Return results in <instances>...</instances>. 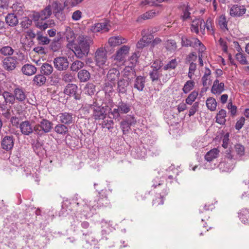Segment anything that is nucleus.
Returning <instances> with one entry per match:
<instances>
[{
    "label": "nucleus",
    "instance_id": "nucleus-43",
    "mask_svg": "<svg viewBox=\"0 0 249 249\" xmlns=\"http://www.w3.org/2000/svg\"><path fill=\"white\" fill-rule=\"evenodd\" d=\"M224 90V84L221 82L219 85L212 86L211 92L214 94L220 95Z\"/></svg>",
    "mask_w": 249,
    "mask_h": 249
},
{
    "label": "nucleus",
    "instance_id": "nucleus-5",
    "mask_svg": "<svg viewBox=\"0 0 249 249\" xmlns=\"http://www.w3.org/2000/svg\"><path fill=\"white\" fill-rule=\"evenodd\" d=\"M181 45L182 47H192L193 48L199 47V53L203 52L206 48L204 45L200 42V41L196 37L188 38L185 36L181 37Z\"/></svg>",
    "mask_w": 249,
    "mask_h": 249
},
{
    "label": "nucleus",
    "instance_id": "nucleus-11",
    "mask_svg": "<svg viewBox=\"0 0 249 249\" xmlns=\"http://www.w3.org/2000/svg\"><path fill=\"white\" fill-rule=\"evenodd\" d=\"M16 56L5 57L2 61V67L6 71H12L15 69L18 62Z\"/></svg>",
    "mask_w": 249,
    "mask_h": 249
},
{
    "label": "nucleus",
    "instance_id": "nucleus-56",
    "mask_svg": "<svg viewBox=\"0 0 249 249\" xmlns=\"http://www.w3.org/2000/svg\"><path fill=\"white\" fill-rule=\"evenodd\" d=\"M192 146L195 149L202 148L205 146L204 142L200 139L194 141L192 143Z\"/></svg>",
    "mask_w": 249,
    "mask_h": 249
},
{
    "label": "nucleus",
    "instance_id": "nucleus-48",
    "mask_svg": "<svg viewBox=\"0 0 249 249\" xmlns=\"http://www.w3.org/2000/svg\"><path fill=\"white\" fill-rule=\"evenodd\" d=\"M154 191L156 192V193L160 195V199L162 198L164 196H166L168 194V189L163 183L161 188H159V189H155Z\"/></svg>",
    "mask_w": 249,
    "mask_h": 249
},
{
    "label": "nucleus",
    "instance_id": "nucleus-33",
    "mask_svg": "<svg viewBox=\"0 0 249 249\" xmlns=\"http://www.w3.org/2000/svg\"><path fill=\"white\" fill-rule=\"evenodd\" d=\"M156 14L155 11H149L140 16L137 19V21L142 22L144 20L150 19L153 18Z\"/></svg>",
    "mask_w": 249,
    "mask_h": 249
},
{
    "label": "nucleus",
    "instance_id": "nucleus-27",
    "mask_svg": "<svg viewBox=\"0 0 249 249\" xmlns=\"http://www.w3.org/2000/svg\"><path fill=\"white\" fill-rule=\"evenodd\" d=\"M219 151L217 148H213L208 152L205 156V159L210 162L217 158Z\"/></svg>",
    "mask_w": 249,
    "mask_h": 249
},
{
    "label": "nucleus",
    "instance_id": "nucleus-31",
    "mask_svg": "<svg viewBox=\"0 0 249 249\" xmlns=\"http://www.w3.org/2000/svg\"><path fill=\"white\" fill-rule=\"evenodd\" d=\"M117 107L121 114H126L131 110V106L125 102H119Z\"/></svg>",
    "mask_w": 249,
    "mask_h": 249
},
{
    "label": "nucleus",
    "instance_id": "nucleus-57",
    "mask_svg": "<svg viewBox=\"0 0 249 249\" xmlns=\"http://www.w3.org/2000/svg\"><path fill=\"white\" fill-rule=\"evenodd\" d=\"M85 91L89 95H93L94 93L95 87L92 84H87L85 88Z\"/></svg>",
    "mask_w": 249,
    "mask_h": 249
},
{
    "label": "nucleus",
    "instance_id": "nucleus-34",
    "mask_svg": "<svg viewBox=\"0 0 249 249\" xmlns=\"http://www.w3.org/2000/svg\"><path fill=\"white\" fill-rule=\"evenodd\" d=\"M218 24L220 28L224 32L228 30L226 18L225 15H222L219 16L218 19Z\"/></svg>",
    "mask_w": 249,
    "mask_h": 249
},
{
    "label": "nucleus",
    "instance_id": "nucleus-22",
    "mask_svg": "<svg viewBox=\"0 0 249 249\" xmlns=\"http://www.w3.org/2000/svg\"><path fill=\"white\" fill-rule=\"evenodd\" d=\"M129 85L127 80L124 79H121L118 81L117 91L118 93L121 94H126L127 92V87Z\"/></svg>",
    "mask_w": 249,
    "mask_h": 249
},
{
    "label": "nucleus",
    "instance_id": "nucleus-29",
    "mask_svg": "<svg viewBox=\"0 0 249 249\" xmlns=\"http://www.w3.org/2000/svg\"><path fill=\"white\" fill-rule=\"evenodd\" d=\"M53 66L47 63L42 64L40 68V71L41 73L44 75H50L53 71Z\"/></svg>",
    "mask_w": 249,
    "mask_h": 249
},
{
    "label": "nucleus",
    "instance_id": "nucleus-35",
    "mask_svg": "<svg viewBox=\"0 0 249 249\" xmlns=\"http://www.w3.org/2000/svg\"><path fill=\"white\" fill-rule=\"evenodd\" d=\"M2 95L6 104L12 105L14 104L15 101L14 93L12 94L8 91H4L2 92Z\"/></svg>",
    "mask_w": 249,
    "mask_h": 249
},
{
    "label": "nucleus",
    "instance_id": "nucleus-4",
    "mask_svg": "<svg viewBox=\"0 0 249 249\" xmlns=\"http://www.w3.org/2000/svg\"><path fill=\"white\" fill-rule=\"evenodd\" d=\"M50 4L52 9V14L59 21L62 22L66 19V14L64 9L66 6L58 0H54Z\"/></svg>",
    "mask_w": 249,
    "mask_h": 249
},
{
    "label": "nucleus",
    "instance_id": "nucleus-45",
    "mask_svg": "<svg viewBox=\"0 0 249 249\" xmlns=\"http://www.w3.org/2000/svg\"><path fill=\"white\" fill-rule=\"evenodd\" d=\"M60 37H55L52 41L50 47L53 52L58 51L61 48Z\"/></svg>",
    "mask_w": 249,
    "mask_h": 249
},
{
    "label": "nucleus",
    "instance_id": "nucleus-64",
    "mask_svg": "<svg viewBox=\"0 0 249 249\" xmlns=\"http://www.w3.org/2000/svg\"><path fill=\"white\" fill-rule=\"evenodd\" d=\"M115 84V83L109 82V81L107 80L105 84V90L109 92L113 90Z\"/></svg>",
    "mask_w": 249,
    "mask_h": 249
},
{
    "label": "nucleus",
    "instance_id": "nucleus-8",
    "mask_svg": "<svg viewBox=\"0 0 249 249\" xmlns=\"http://www.w3.org/2000/svg\"><path fill=\"white\" fill-rule=\"evenodd\" d=\"M53 64L54 68L58 71H64L69 68V61L67 57L58 56L54 58Z\"/></svg>",
    "mask_w": 249,
    "mask_h": 249
},
{
    "label": "nucleus",
    "instance_id": "nucleus-60",
    "mask_svg": "<svg viewBox=\"0 0 249 249\" xmlns=\"http://www.w3.org/2000/svg\"><path fill=\"white\" fill-rule=\"evenodd\" d=\"M130 125L125 121H123L120 123V127L123 131V134H125L130 129Z\"/></svg>",
    "mask_w": 249,
    "mask_h": 249
},
{
    "label": "nucleus",
    "instance_id": "nucleus-51",
    "mask_svg": "<svg viewBox=\"0 0 249 249\" xmlns=\"http://www.w3.org/2000/svg\"><path fill=\"white\" fill-rule=\"evenodd\" d=\"M165 47L167 50L170 51H175L177 48L176 42L174 40H168L166 42Z\"/></svg>",
    "mask_w": 249,
    "mask_h": 249
},
{
    "label": "nucleus",
    "instance_id": "nucleus-38",
    "mask_svg": "<svg viewBox=\"0 0 249 249\" xmlns=\"http://www.w3.org/2000/svg\"><path fill=\"white\" fill-rule=\"evenodd\" d=\"M239 217L243 223L249 224V210L248 209L242 210L239 213Z\"/></svg>",
    "mask_w": 249,
    "mask_h": 249
},
{
    "label": "nucleus",
    "instance_id": "nucleus-12",
    "mask_svg": "<svg viewBox=\"0 0 249 249\" xmlns=\"http://www.w3.org/2000/svg\"><path fill=\"white\" fill-rule=\"evenodd\" d=\"M73 200L77 206L79 207V210L84 212H88L89 210L91 211L90 205L88 204L87 201L82 198L78 194H76L73 198Z\"/></svg>",
    "mask_w": 249,
    "mask_h": 249
},
{
    "label": "nucleus",
    "instance_id": "nucleus-20",
    "mask_svg": "<svg viewBox=\"0 0 249 249\" xmlns=\"http://www.w3.org/2000/svg\"><path fill=\"white\" fill-rule=\"evenodd\" d=\"M145 78L142 76H138L134 81L133 87L139 91L143 90L145 86Z\"/></svg>",
    "mask_w": 249,
    "mask_h": 249
},
{
    "label": "nucleus",
    "instance_id": "nucleus-42",
    "mask_svg": "<svg viewBox=\"0 0 249 249\" xmlns=\"http://www.w3.org/2000/svg\"><path fill=\"white\" fill-rule=\"evenodd\" d=\"M202 22H204L203 19H196L194 20L191 25V31L196 34H198L199 33V26L201 28Z\"/></svg>",
    "mask_w": 249,
    "mask_h": 249
},
{
    "label": "nucleus",
    "instance_id": "nucleus-63",
    "mask_svg": "<svg viewBox=\"0 0 249 249\" xmlns=\"http://www.w3.org/2000/svg\"><path fill=\"white\" fill-rule=\"evenodd\" d=\"M32 20L29 18L25 17L21 22L22 27L25 29L28 28L32 24Z\"/></svg>",
    "mask_w": 249,
    "mask_h": 249
},
{
    "label": "nucleus",
    "instance_id": "nucleus-58",
    "mask_svg": "<svg viewBox=\"0 0 249 249\" xmlns=\"http://www.w3.org/2000/svg\"><path fill=\"white\" fill-rule=\"evenodd\" d=\"M202 24H204V27H206L208 31L211 32L212 31L213 33V20L211 18H209L207 20L206 22H205L204 21V22H202Z\"/></svg>",
    "mask_w": 249,
    "mask_h": 249
},
{
    "label": "nucleus",
    "instance_id": "nucleus-7",
    "mask_svg": "<svg viewBox=\"0 0 249 249\" xmlns=\"http://www.w3.org/2000/svg\"><path fill=\"white\" fill-rule=\"evenodd\" d=\"M96 65L100 68L107 66V51L103 48H98L95 53Z\"/></svg>",
    "mask_w": 249,
    "mask_h": 249
},
{
    "label": "nucleus",
    "instance_id": "nucleus-13",
    "mask_svg": "<svg viewBox=\"0 0 249 249\" xmlns=\"http://www.w3.org/2000/svg\"><path fill=\"white\" fill-rule=\"evenodd\" d=\"M247 9L244 5L234 4L231 5L230 15L232 17H241L246 12Z\"/></svg>",
    "mask_w": 249,
    "mask_h": 249
},
{
    "label": "nucleus",
    "instance_id": "nucleus-59",
    "mask_svg": "<svg viewBox=\"0 0 249 249\" xmlns=\"http://www.w3.org/2000/svg\"><path fill=\"white\" fill-rule=\"evenodd\" d=\"M150 40H148V38L143 36L142 38L137 43V47L138 48L142 49L149 42Z\"/></svg>",
    "mask_w": 249,
    "mask_h": 249
},
{
    "label": "nucleus",
    "instance_id": "nucleus-37",
    "mask_svg": "<svg viewBox=\"0 0 249 249\" xmlns=\"http://www.w3.org/2000/svg\"><path fill=\"white\" fill-rule=\"evenodd\" d=\"M54 130L57 134L62 135H65L68 132V127L61 123L57 124L54 127Z\"/></svg>",
    "mask_w": 249,
    "mask_h": 249
},
{
    "label": "nucleus",
    "instance_id": "nucleus-36",
    "mask_svg": "<svg viewBox=\"0 0 249 249\" xmlns=\"http://www.w3.org/2000/svg\"><path fill=\"white\" fill-rule=\"evenodd\" d=\"M46 81V78L42 74L36 75L33 79L34 84L38 86H42L45 83Z\"/></svg>",
    "mask_w": 249,
    "mask_h": 249
},
{
    "label": "nucleus",
    "instance_id": "nucleus-47",
    "mask_svg": "<svg viewBox=\"0 0 249 249\" xmlns=\"http://www.w3.org/2000/svg\"><path fill=\"white\" fill-rule=\"evenodd\" d=\"M195 86V82L192 80L187 81L184 84L182 90L184 93H188L194 88Z\"/></svg>",
    "mask_w": 249,
    "mask_h": 249
},
{
    "label": "nucleus",
    "instance_id": "nucleus-16",
    "mask_svg": "<svg viewBox=\"0 0 249 249\" xmlns=\"http://www.w3.org/2000/svg\"><path fill=\"white\" fill-rule=\"evenodd\" d=\"M78 87L73 84H68L64 90V93L66 95L73 97L76 100L80 99V95L77 93Z\"/></svg>",
    "mask_w": 249,
    "mask_h": 249
},
{
    "label": "nucleus",
    "instance_id": "nucleus-62",
    "mask_svg": "<svg viewBox=\"0 0 249 249\" xmlns=\"http://www.w3.org/2000/svg\"><path fill=\"white\" fill-rule=\"evenodd\" d=\"M199 107V103L198 102H195L190 109L188 115L191 116L194 115L195 113L198 110Z\"/></svg>",
    "mask_w": 249,
    "mask_h": 249
},
{
    "label": "nucleus",
    "instance_id": "nucleus-17",
    "mask_svg": "<svg viewBox=\"0 0 249 249\" xmlns=\"http://www.w3.org/2000/svg\"><path fill=\"white\" fill-rule=\"evenodd\" d=\"M14 137L5 136L1 140V147L6 151L11 150L14 146Z\"/></svg>",
    "mask_w": 249,
    "mask_h": 249
},
{
    "label": "nucleus",
    "instance_id": "nucleus-23",
    "mask_svg": "<svg viewBox=\"0 0 249 249\" xmlns=\"http://www.w3.org/2000/svg\"><path fill=\"white\" fill-rule=\"evenodd\" d=\"M36 68L34 65L30 64H25L21 68L22 73L27 76L34 75L36 73Z\"/></svg>",
    "mask_w": 249,
    "mask_h": 249
},
{
    "label": "nucleus",
    "instance_id": "nucleus-6",
    "mask_svg": "<svg viewBox=\"0 0 249 249\" xmlns=\"http://www.w3.org/2000/svg\"><path fill=\"white\" fill-rule=\"evenodd\" d=\"M90 109L92 111V115L95 120H104L106 114V107L100 106L97 103L94 102L90 105Z\"/></svg>",
    "mask_w": 249,
    "mask_h": 249
},
{
    "label": "nucleus",
    "instance_id": "nucleus-30",
    "mask_svg": "<svg viewBox=\"0 0 249 249\" xmlns=\"http://www.w3.org/2000/svg\"><path fill=\"white\" fill-rule=\"evenodd\" d=\"M226 111L221 109L217 114L216 116V122L220 124H224L226 122Z\"/></svg>",
    "mask_w": 249,
    "mask_h": 249
},
{
    "label": "nucleus",
    "instance_id": "nucleus-9",
    "mask_svg": "<svg viewBox=\"0 0 249 249\" xmlns=\"http://www.w3.org/2000/svg\"><path fill=\"white\" fill-rule=\"evenodd\" d=\"M99 197L95 199L94 202L96 204L91 206L92 209L96 210L97 208L100 209L105 207H108L110 206V202L106 194H99Z\"/></svg>",
    "mask_w": 249,
    "mask_h": 249
},
{
    "label": "nucleus",
    "instance_id": "nucleus-25",
    "mask_svg": "<svg viewBox=\"0 0 249 249\" xmlns=\"http://www.w3.org/2000/svg\"><path fill=\"white\" fill-rule=\"evenodd\" d=\"M5 22L9 26L14 27L18 23V20L15 14L9 13L5 17Z\"/></svg>",
    "mask_w": 249,
    "mask_h": 249
},
{
    "label": "nucleus",
    "instance_id": "nucleus-24",
    "mask_svg": "<svg viewBox=\"0 0 249 249\" xmlns=\"http://www.w3.org/2000/svg\"><path fill=\"white\" fill-rule=\"evenodd\" d=\"M120 71L116 69H111L109 70L107 76V81L116 83L120 75Z\"/></svg>",
    "mask_w": 249,
    "mask_h": 249
},
{
    "label": "nucleus",
    "instance_id": "nucleus-32",
    "mask_svg": "<svg viewBox=\"0 0 249 249\" xmlns=\"http://www.w3.org/2000/svg\"><path fill=\"white\" fill-rule=\"evenodd\" d=\"M182 13L181 15V18L183 20H185L190 18V12L191 8L188 5H183L181 7Z\"/></svg>",
    "mask_w": 249,
    "mask_h": 249
},
{
    "label": "nucleus",
    "instance_id": "nucleus-44",
    "mask_svg": "<svg viewBox=\"0 0 249 249\" xmlns=\"http://www.w3.org/2000/svg\"><path fill=\"white\" fill-rule=\"evenodd\" d=\"M206 104L207 108L211 111H213L216 109L217 102L214 98H208L206 101Z\"/></svg>",
    "mask_w": 249,
    "mask_h": 249
},
{
    "label": "nucleus",
    "instance_id": "nucleus-41",
    "mask_svg": "<svg viewBox=\"0 0 249 249\" xmlns=\"http://www.w3.org/2000/svg\"><path fill=\"white\" fill-rule=\"evenodd\" d=\"M14 52V50L9 46H5L0 48V53L5 56H11Z\"/></svg>",
    "mask_w": 249,
    "mask_h": 249
},
{
    "label": "nucleus",
    "instance_id": "nucleus-39",
    "mask_svg": "<svg viewBox=\"0 0 249 249\" xmlns=\"http://www.w3.org/2000/svg\"><path fill=\"white\" fill-rule=\"evenodd\" d=\"M84 66L83 62L80 60H75L71 64L70 66L71 71L74 72H77Z\"/></svg>",
    "mask_w": 249,
    "mask_h": 249
},
{
    "label": "nucleus",
    "instance_id": "nucleus-50",
    "mask_svg": "<svg viewBox=\"0 0 249 249\" xmlns=\"http://www.w3.org/2000/svg\"><path fill=\"white\" fill-rule=\"evenodd\" d=\"M198 96V92L194 90L192 91L186 99V103L188 105H191Z\"/></svg>",
    "mask_w": 249,
    "mask_h": 249
},
{
    "label": "nucleus",
    "instance_id": "nucleus-54",
    "mask_svg": "<svg viewBox=\"0 0 249 249\" xmlns=\"http://www.w3.org/2000/svg\"><path fill=\"white\" fill-rule=\"evenodd\" d=\"M73 79V76L71 73L64 72L62 74V79L66 83L72 82Z\"/></svg>",
    "mask_w": 249,
    "mask_h": 249
},
{
    "label": "nucleus",
    "instance_id": "nucleus-28",
    "mask_svg": "<svg viewBox=\"0 0 249 249\" xmlns=\"http://www.w3.org/2000/svg\"><path fill=\"white\" fill-rule=\"evenodd\" d=\"M36 40L39 44L43 45L49 44L51 41L47 36H44L41 31L37 32Z\"/></svg>",
    "mask_w": 249,
    "mask_h": 249
},
{
    "label": "nucleus",
    "instance_id": "nucleus-14",
    "mask_svg": "<svg viewBox=\"0 0 249 249\" xmlns=\"http://www.w3.org/2000/svg\"><path fill=\"white\" fill-rule=\"evenodd\" d=\"M59 122L65 125H69L74 123V116L73 114L70 112L60 113L57 115Z\"/></svg>",
    "mask_w": 249,
    "mask_h": 249
},
{
    "label": "nucleus",
    "instance_id": "nucleus-10",
    "mask_svg": "<svg viewBox=\"0 0 249 249\" xmlns=\"http://www.w3.org/2000/svg\"><path fill=\"white\" fill-rule=\"evenodd\" d=\"M110 25L107 20L102 22H99L92 25L90 27V30L92 33H104L109 31Z\"/></svg>",
    "mask_w": 249,
    "mask_h": 249
},
{
    "label": "nucleus",
    "instance_id": "nucleus-19",
    "mask_svg": "<svg viewBox=\"0 0 249 249\" xmlns=\"http://www.w3.org/2000/svg\"><path fill=\"white\" fill-rule=\"evenodd\" d=\"M15 100L21 103H24L27 99V94L22 88L18 87L14 89Z\"/></svg>",
    "mask_w": 249,
    "mask_h": 249
},
{
    "label": "nucleus",
    "instance_id": "nucleus-55",
    "mask_svg": "<svg viewBox=\"0 0 249 249\" xmlns=\"http://www.w3.org/2000/svg\"><path fill=\"white\" fill-rule=\"evenodd\" d=\"M235 57L236 60H238L241 64L243 65L248 64V61L247 60L244 54L241 53H237L235 55Z\"/></svg>",
    "mask_w": 249,
    "mask_h": 249
},
{
    "label": "nucleus",
    "instance_id": "nucleus-49",
    "mask_svg": "<svg viewBox=\"0 0 249 249\" xmlns=\"http://www.w3.org/2000/svg\"><path fill=\"white\" fill-rule=\"evenodd\" d=\"M219 167L220 170L224 172H229L232 169V164L228 161H223L219 163Z\"/></svg>",
    "mask_w": 249,
    "mask_h": 249
},
{
    "label": "nucleus",
    "instance_id": "nucleus-21",
    "mask_svg": "<svg viewBox=\"0 0 249 249\" xmlns=\"http://www.w3.org/2000/svg\"><path fill=\"white\" fill-rule=\"evenodd\" d=\"M126 41L127 40L121 36H114L109 38L108 44L110 47H115L122 44L125 43Z\"/></svg>",
    "mask_w": 249,
    "mask_h": 249
},
{
    "label": "nucleus",
    "instance_id": "nucleus-61",
    "mask_svg": "<svg viewBox=\"0 0 249 249\" xmlns=\"http://www.w3.org/2000/svg\"><path fill=\"white\" fill-rule=\"evenodd\" d=\"M82 12L77 10L72 13L71 18L73 21H78L82 18Z\"/></svg>",
    "mask_w": 249,
    "mask_h": 249
},
{
    "label": "nucleus",
    "instance_id": "nucleus-18",
    "mask_svg": "<svg viewBox=\"0 0 249 249\" xmlns=\"http://www.w3.org/2000/svg\"><path fill=\"white\" fill-rule=\"evenodd\" d=\"M19 128L24 135L29 136L34 133V126L33 127L28 121L21 122L19 125Z\"/></svg>",
    "mask_w": 249,
    "mask_h": 249
},
{
    "label": "nucleus",
    "instance_id": "nucleus-53",
    "mask_svg": "<svg viewBox=\"0 0 249 249\" xmlns=\"http://www.w3.org/2000/svg\"><path fill=\"white\" fill-rule=\"evenodd\" d=\"M177 61L176 59H172L163 67V70L166 71L169 69H174L177 66Z\"/></svg>",
    "mask_w": 249,
    "mask_h": 249
},
{
    "label": "nucleus",
    "instance_id": "nucleus-40",
    "mask_svg": "<svg viewBox=\"0 0 249 249\" xmlns=\"http://www.w3.org/2000/svg\"><path fill=\"white\" fill-rule=\"evenodd\" d=\"M66 37L70 44L74 43L76 36L73 31L70 27H68L66 29Z\"/></svg>",
    "mask_w": 249,
    "mask_h": 249
},
{
    "label": "nucleus",
    "instance_id": "nucleus-2",
    "mask_svg": "<svg viewBox=\"0 0 249 249\" xmlns=\"http://www.w3.org/2000/svg\"><path fill=\"white\" fill-rule=\"evenodd\" d=\"M92 44L93 40L90 37L80 35L77 37L76 42L74 44L72 51L78 58H82L88 56L90 46Z\"/></svg>",
    "mask_w": 249,
    "mask_h": 249
},
{
    "label": "nucleus",
    "instance_id": "nucleus-1",
    "mask_svg": "<svg viewBox=\"0 0 249 249\" xmlns=\"http://www.w3.org/2000/svg\"><path fill=\"white\" fill-rule=\"evenodd\" d=\"M52 15V9L49 4L40 11L34 12L32 18L36 27L42 31H45L47 28H52L55 26V23L53 19L45 21Z\"/></svg>",
    "mask_w": 249,
    "mask_h": 249
},
{
    "label": "nucleus",
    "instance_id": "nucleus-46",
    "mask_svg": "<svg viewBox=\"0 0 249 249\" xmlns=\"http://www.w3.org/2000/svg\"><path fill=\"white\" fill-rule=\"evenodd\" d=\"M113 120L108 119L106 117L105 119L103 120L102 122L99 124V125H101L102 128H107L109 130L111 128H113Z\"/></svg>",
    "mask_w": 249,
    "mask_h": 249
},
{
    "label": "nucleus",
    "instance_id": "nucleus-52",
    "mask_svg": "<svg viewBox=\"0 0 249 249\" xmlns=\"http://www.w3.org/2000/svg\"><path fill=\"white\" fill-rule=\"evenodd\" d=\"M161 74L160 71L152 70L149 72L150 78L152 82L158 81Z\"/></svg>",
    "mask_w": 249,
    "mask_h": 249
},
{
    "label": "nucleus",
    "instance_id": "nucleus-26",
    "mask_svg": "<svg viewBox=\"0 0 249 249\" xmlns=\"http://www.w3.org/2000/svg\"><path fill=\"white\" fill-rule=\"evenodd\" d=\"M77 77L81 82H86L90 79V74L87 70L83 69L78 72Z\"/></svg>",
    "mask_w": 249,
    "mask_h": 249
},
{
    "label": "nucleus",
    "instance_id": "nucleus-3",
    "mask_svg": "<svg viewBox=\"0 0 249 249\" xmlns=\"http://www.w3.org/2000/svg\"><path fill=\"white\" fill-rule=\"evenodd\" d=\"M53 124L46 119H42L38 121V123L34 126V133L41 137L51 131Z\"/></svg>",
    "mask_w": 249,
    "mask_h": 249
},
{
    "label": "nucleus",
    "instance_id": "nucleus-15",
    "mask_svg": "<svg viewBox=\"0 0 249 249\" xmlns=\"http://www.w3.org/2000/svg\"><path fill=\"white\" fill-rule=\"evenodd\" d=\"M130 50V47L127 45H124L121 47L114 55V59L120 62L124 61L125 56L127 55Z\"/></svg>",
    "mask_w": 249,
    "mask_h": 249
}]
</instances>
